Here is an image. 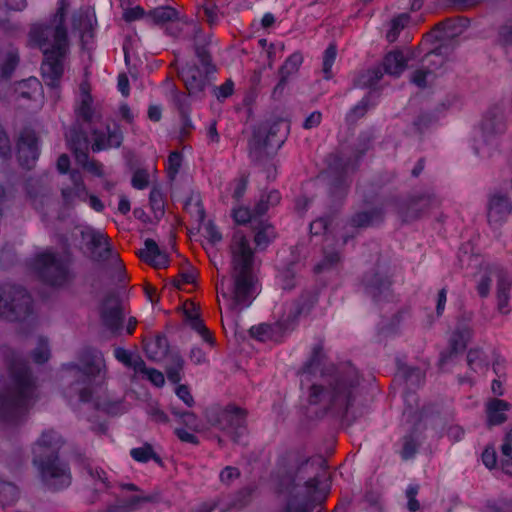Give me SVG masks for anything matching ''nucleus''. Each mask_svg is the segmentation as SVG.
I'll use <instances>...</instances> for the list:
<instances>
[{
    "mask_svg": "<svg viewBox=\"0 0 512 512\" xmlns=\"http://www.w3.org/2000/svg\"><path fill=\"white\" fill-rule=\"evenodd\" d=\"M356 190L363 198L364 204H376V206L370 210L354 213L348 220V224L352 228H367L382 223L384 207L388 205L395 207L396 213L403 222H410L420 218L428 209L440 204V199L431 189L412 194L405 199L386 196L383 186L374 182L369 185L359 182Z\"/></svg>",
    "mask_w": 512,
    "mask_h": 512,
    "instance_id": "nucleus-1",
    "label": "nucleus"
},
{
    "mask_svg": "<svg viewBox=\"0 0 512 512\" xmlns=\"http://www.w3.org/2000/svg\"><path fill=\"white\" fill-rule=\"evenodd\" d=\"M360 375L351 365L335 368L327 375V388L321 384H312L308 388L307 402L319 405L327 400V405L317 414V418L329 416L342 424H351L356 416L353 406L358 396Z\"/></svg>",
    "mask_w": 512,
    "mask_h": 512,
    "instance_id": "nucleus-2",
    "label": "nucleus"
},
{
    "mask_svg": "<svg viewBox=\"0 0 512 512\" xmlns=\"http://www.w3.org/2000/svg\"><path fill=\"white\" fill-rule=\"evenodd\" d=\"M67 7L66 0H60L49 22L33 24L28 34L30 45L39 48L43 53L42 75L46 83L52 87L58 85L64 73L63 61L69 46L65 24Z\"/></svg>",
    "mask_w": 512,
    "mask_h": 512,
    "instance_id": "nucleus-3",
    "label": "nucleus"
},
{
    "mask_svg": "<svg viewBox=\"0 0 512 512\" xmlns=\"http://www.w3.org/2000/svg\"><path fill=\"white\" fill-rule=\"evenodd\" d=\"M10 383H0V421L10 426L22 424L28 415L35 382L28 363L15 351L6 357Z\"/></svg>",
    "mask_w": 512,
    "mask_h": 512,
    "instance_id": "nucleus-4",
    "label": "nucleus"
},
{
    "mask_svg": "<svg viewBox=\"0 0 512 512\" xmlns=\"http://www.w3.org/2000/svg\"><path fill=\"white\" fill-rule=\"evenodd\" d=\"M232 267L235 272L233 301L237 307L248 308L252 302L254 289V252L243 233H234L230 245Z\"/></svg>",
    "mask_w": 512,
    "mask_h": 512,
    "instance_id": "nucleus-5",
    "label": "nucleus"
},
{
    "mask_svg": "<svg viewBox=\"0 0 512 512\" xmlns=\"http://www.w3.org/2000/svg\"><path fill=\"white\" fill-rule=\"evenodd\" d=\"M73 254L65 249L62 254L46 249L38 252L30 261V268L43 284L52 288H63L73 279Z\"/></svg>",
    "mask_w": 512,
    "mask_h": 512,
    "instance_id": "nucleus-6",
    "label": "nucleus"
},
{
    "mask_svg": "<svg viewBox=\"0 0 512 512\" xmlns=\"http://www.w3.org/2000/svg\"><path fill=\"white\" fill-rule=\"evenodd\" d=\"M360 157H345L340 153H331L326 158L328 197L331 208L335 211L340 208L348 195L352 182L350 176L358 169Z\"/></svg>",
    "mask_w": 512,
    "mask_h": 512,
    "instance_id": "nucleus-7",
    "label": "nucleus"
},
{
    "mask_svg": "<svg viewBox=\"0 0 512 512\" xmlns=\"http://www.w3.org/2000/svg\"><path fill=\"white\" fill-rule=\"evenodd\" d=\"M0 317L29 326L35 323L33 298L25 287L12 283L0 284Z\"/></svg>",
    "mask_w": 512,
    "mask_h": 512,
    "instance_id": "nucleus-8",
    "label": "nucleus"
},
{
    "mask_svg": "<svg viewBox=\"0 0 512 512\" xmlns=\"http://www.w3.org/2000/svg\"><path fill=\"white\" fill-rule=\"evenodd\" d=\"M289 131L290 124L283 118H274L261 123L253 130L249 142L251 159L259 162L262 153L269 148L273 149L275 154L285 143Z\"/></svg>",
    "mask_w": 512,
    "mask_h": 512,
    "instance_id": "nucleus-9",
    "label": "nucleus"
},
{
    "mask_svg": "<svg viewBox=\"0 0 512 512\" xmlns=\"http://www.w3.org/2000/svg\"><path fill=\"white\" fill-rule=\"evenodd\" d=\"M505 109L502 103L491 106L484 114L478 132L480 139H474L472 148L476 156H492L498 147V138L506 129Z\"/></svg>",
    "mask_w": 512,
    "mask_h": 512,
    "instance_id": "nucleus-10",
    "label": "nucleus"
},
{
    "mask_svg": "<svg viewBox=\"0 0 512 512\" xmlns=\"http://www.w3.org/2000/svg\"><path fill=\"white\" fill-rule=\"evenodd\" d=\"M33 464L37 468L41 481L52 491H60L70 486L72 481L68 463L62 461L57 451L36 454Z\"/></svg>",
    "mask_w": 512,
    "mask_h": 512,
    "instance_id": "nucleus-11",
    "label": "nucleus"
},
{
    "mask_svg": "<svg viewBox=\"0 0 512 512\" xmlns=\"http://www.w3.org/2000/svg\"><path fill=\"white\" fill-rule=\"evenodd\" d=\"M206 417L211 425L229 434L235 443H240L247 433V412L233 404L210 407Z\"/></svg>",
    "mask_w": 512,
    "mask_h": 512,
    "instance_id": "nucleus-12",
    "label": "nucleus"
},
{
    "mask_svg": "<svg viewBox=\"0 0 512 512\" xmlns=\"http://www.w3.org/2000/svg\"><path fill=\"white\" fill-rule=\"evenodd\" d=\"M81 238L88 240L87 248L92 254L94 262L103 263L108 260L115 262V277L119 283L128 280L127 271L119 254L114 251L110 238L102 232L89 228L81 231Z\"/></svg>",
    "mask_w": 512,
    "mask_h": 512,
    "instance_id": "nucleus-13",
    "label": "nucleus"
},
{
    "mask_svg": "<svg viewBox=\"0 0 512 512\" xmlns=\"http://www.w3.org/2000/svg\"><path fill=\"white\" fill-rule=\"evenodd\" d=\"M308 461L309 459L297 449H287L282 452L276 461V474L281 488L293 489L299 471L307 465Z\"/></svg>",
    "mask_w": 512,
    "mask_h": 512,
    "instance_id": "nucleus-14",
    "label": "nucleus"
},
{
    "mask_svg": "<svg viewBox=\"0 0 512 512\" xmlns=\"http://www.w3.org/2000/svg\"><path fill=\"white\" fill-rule=\"evenodd\" d=\"M99 316L102 325L112 334L118 335L123 327L124 314L119 295L108 291L99 303Z\"/></svg>",
    "mask_w": 512,
    "mask_h": 512,
    "instance_id": "nucleus-15",
    "label": "nucleus"
},
{
    "mask_svg": "<svg viewBox=\"0 0 512 512\" xmlns=\"http://www.w3.org/2000/svg\"><path fill=\"white\" fill-rule=\"evenodd\" d=\"M362 285L365 293L369 295L375 303L389 301L392 298V280L391 277L380 269L379 261L376 267L369 272H365L362 277Z\"/></svg>",
    "mask_w": 512,
    "mask_h": 512,
    "instance_id": "nucleus-16",
    "label": "nucleus"
},
{
    "mask_svg": "<svg viewBox=\"0 0 512 512\" xmlns=\"http://www.w3.org/2000/svg\"><path fill=\"white\" fill-rule=\"evenodd\" d=\"M473 335V328L468 322L462 320L457 322L454 331L450 335L448 349L440 352L438 360V367L440 370H444L453 357L466 350Z\"/></svg>",
    "mask_w": 512,
    "mask_h": 512,
    "instance_id": "nucleus-17",
    "label": "nucleus"
},
{
    "mask_svg": "<svg viewBox=\"0 0 512 512\" xmlns=\"http://www.w3.org/2000/svg\"><path fill=\"white\" fill-rule=\"evenodd\" d=\"M16 148L19 165L27 170L34 168L40 156V146L32 128L25 127L20 131Z\"/></svg>",
    "mask_w": 512,
    "mask_h": 512,
    "instance_id": "nucleus-18",
    "label": "nucleus"
},
{
    "mask_svg": "<svg viewBox=\"0 0 512 512\" xmlns=\"http://www.w3.org/2000/svg\"><path fill=\"white\" fill-rule=\"evenodd\" d=\"M80 364L69 362L62 365L63 370H75L84 376L91 378L97 376L101 369L105 367L103 353L92 346L83 347L78 353Z\"/></svg>",
    "mask_w": 512,
    "mask_h": 512,
    "instance_id": "nucleus-19",
    "label": "nucleus"
},
{
    "mask_svg": "<svg viewBox=\"0 0 512 512\" xmlns=\"http://www.w3.org/2000/svg\"><path fill=\"white\" fill-rule=\"evenodd\" d=\"M214 73H206L199 65L188 62L178 70V76L184 83L189 96H198L203 93Z\"/></svg>",
    "mask_w": 512,
    "mask_h": 512,
    "instance_id": "nucleus-20",
    "label": "nucleus"
},
{
    "mask_svg": "<svg viewBox=\"0 0 512 512\" xmlns=\"http://www.w3.org/2000/svg\"><path fill=\"white\" fill-rule=\"evenodd\" d=\"M93 139L91 149L98 153L113 148H119L124 141V134L121 126L114 122L112 125L107 124L104 130L93 129L91 131Z\"/></svg>",
    "mask_w": 512,
    "mask_h": 512,
    "instance_id": "nucleus-21",
    "label": "nucleus"
},
{
    "mask_svg": "<svg viewBox=\"0 0 512 512\" xmlns=\"http://www.w3.org/2000/svg\"><path fill=\"white\" fill-rule=\"evenodd\" d=\"M293 329L294 328L286 316H283L281 319L272 324L261 323L254 325L250 328L249 332L252 338L261 342H281L284 335Z\"/></svg>",
    "mask_w": 512,
    "mask_h": 512,
    "instance_id": "nucleus-22",
    "label": "nucleus"
},
{
    "mask_svg": "<svg viewBox=\"0 0 512 512\" xmlns=\"http://www.w3.org/2000/svg\"><path fill=\"white\" fill-rule=\"evenodd\" d=\"M512 212V203L507 195L496 193L488 201L487 218L490 225H501Z\"/></svg>",
    "mask_w": 512,
    "mask_h": 512,
    "instance_id": "nucleus-23",
    "label": "nucleus"
},
{
    "mask_svg": "<svg viewBox=\"0 0 512 512\" xmlns=\"http://www.w3.org/2000/svg\"><path fill=\"white\" fill-rule=\"evenodd\" d=\"M70 180L72 186H65L61 188V197L66 206H70L75 200L87 202L89 191L84 182L81 172L73 169L70 172Z\"/></svg>",
    "mask_w": 512,
    "mask_h": 512,
    "instance_id": "nucleus-24",
    "label": "nucleus"
},
{
    "mask_svg": "<svg viewBox=\"0 0 512 512\" xmlns=\"http://www.w3.org/2000/svg\"><path fill=\"white\" fill-rule=\"evenodd\" d=\"M317 302L318 293L316 291H305L290 305L285 316L293 328L297 325L299 317L308 314Z\"/></svg>",
    "mask_w": 512,
    "mask_h": 512,
    "instance_id": "nucleus-25",
    "label": "nucleus"
},
{
    "mask_svg": "<svg viewBox=\"0 0 512 512\" xmlns=\"http://www.w3.org/2000/svg\"><path fill=\"white\" fill-rule=\"evenodd\" d=\"M138 257L157 269L166 268L169 265V257L163 252L155 240L147 238L144 248L137 253Z\"/></svg>",
    "mask_w": 512,
    "mask_h": 512,
    "instance_id": "nucleus-26",
    "label": "nucleus"
},
{
    "mask_svg": "<svg viewBox=\"0 0 512 512\" xmlns=\"http://www.w3.org/2000/svg\"><path fill=\"white\" fill-rule=\"evenodd\" d=\"M409 58L406 57L400 49H394L387 52L381 63L383 71L390 76L400 77L407 68Z\"/></svg>",
    "mask_w": 512,
    "mask_h": 512,
    "instance_id": "nucleus-27",
    "label": "nucleus"
},
{
    "mask_svg": "<svg viewBox=\"0 0 512 512\" xmlns=\"http://www.w3.org/2000/svg\"><path fill=\"white\" fill-rule=\"evenodd\" d=\"M19 63L20 53L18 48L9 45L4 50H0V79L4 81L10 80Z\"/></svg>",
    "mask_w": 512,
    "mask_h": 512,
    "instance_id": "nucleus-28",
    "label": "nucleus"
},
{
    "mask_svg": "<svg viewBox=\"0 0 512 512\" xmlns=\"http://www.w3.org/2000/svg\"><path fill=\"white\" fill-rule=\"evenodd\" d=\"M323 343L319 342L312 346L311 353L299 370L301 375L315 377L321 369L325 360Z\"/></svg>",
    "mask_w": 512,
    "mask_h": 512,
    "instance_id": "nucleus-29",
    "label": "nucleus"
},
{
    "mask_svg": "<svg viewBox=\"0 0 512 512\" xmlns=\"http://www.w3.org/2000/svg\"><path fill=\"white\" fill-rule=\"evenodd\" d=\"M512 281L509 276L502 270L497 277V309L501 314H508L510 312L509 300Z\"/></svg>",
    "mask_w": 512,
    "mask_h": 512,
    "instance_id": "nucleus-30",
    "label": "nucleus"
},
{
    "mask_svg": "<svg viewBox=\"0 0 512 512\" xmlns=\"http://www.w3.org/2000/svg\"><path fill=\"white\" fill-rule=\"evenodd\" d=\"M510 409V404L502 399H492L487 403V425L489 427L498 426L507 419L506 412Z\"/></svg>",
    "mask_w": 512,
    "mask_h": 512,
    "instance_id": "nucleus-31",
    "label": "nucleus"
},
{
    "mask_svg": "<svg viewBox=\"0 0 512 512\" xmlns=\"http://www.w3.org/2000/svg\"><path fill=\"white\" fill-rule=\"evenodd\" d=\"M63 445V439L61 435L54 429H46L44 430L40 437L37 439L33 452L34 455L36 454H42L41 452H38V450L41 449H47L48 453H53L54 451H57L59 453L60 448Z\"/></svg>",
    "mask_w": 512,
    "mask_h": 512,
    "instance_id": "nucleus-32",
    "label": "nucleus"
},
{
    "mask_svg": "<svg viewBox=\"0 0 512 512\" xmlns=\"http://www.w3.org/2000/svg\"><path fill=\"white\" fill-rule=\"evenodd\" d=\"M398 373L401 374L406 384V399L408 397V394L418 389L424 383L425 380V374L419 367L399 365Z\"/></svg>",
    "mask_w": 512,
    "mask_h": 512,
    "instance_id": "nucleus-33",
    "label": "nucleus"
},
{
    "mask_svg": "<svg viewBox=\"0 0 512 512\" xmlns=\"http://www.w3.org/2000/svg\"><path fill=\"white\" fill-rule=\"evenodd\" d=\"M379 93L377 91H369L362 99L355 104L346 114L347 122H356L362 118L370 107L377 104Z\"/></svg>",
    "mask_w": 512,
    "mask_h": 512,
    "instance_id": "nucleus-34",
    "label": "nucleus"
},
{
    "mask_svg": "<svg viewBox=\"0 0 512 512\" xmlns=\"http://www.w3.org/2000/svg\"><path fill=\"white\" fill-rule=\"evenodd\" d=\"M303 63V56L300 52H294L287 57L279 69V81L276 88H282L286 85L289 77L295 74Z\"/></svg>",
    "mask_w": 512,
    "mask_h": 512,
    "instance_id": "nucleus-35",
    "label": "nucleus"
},
{
    "mask_svg": "<svg viewBox=\"0 0 512 512\" xmlns=\"http://www.w3.org/2000/svg\"><path fill=\"white\" fill-rule=\"evenodd\" d=\"M146 356L153 361H160L169 353V341L165 335H157L144 346Z\"/></svg>",
    "mask_w": 512,
    "mask_h": 512,
    "instance_id": "nucleus-36",
    "label": "nucleus"
},
{
    "mask_svg": "<svg viewBox=\"0 0 512 512\" xmlns=\"http://www.w3.org/2000/svg\"><path fill=\"white\" fill-rule=\"evenodd\" d=\"M88 144V136L83 130L78 128L70 129L68 135V147L74 155L75 160L81 153H89Z\"/></svg>",
    "mask_w": 512,
    "mask_h": 512,
    "instance_id": "nucleus-37",
    "label": "nucleus"
},
{
    "mask_svg": "<svg viewBox=\"0 0 512 512\" xmlns=\"http://www.w3.org/2000/svg\"><path fill=\"white\" fill-rule=\"evenodd\" d=\"M254 230V243L259 250H265L276 237L274 227L267 222H259Z\"/></svg>",
    "mask_w": 512,
    "mask_h": 512,
    "instance_id": "nucleus-38",
    "label": "nucleus"
},
{
    "mask_svg": "<svg viewBox=\"0 0 512 512\" xmlns=\"http://www.w3.org/2000/svg\"><path fill=\"white\" fill-rule=\"evenodd\" d=\"M147 16L157 25L174 22L179 19V11L169 5L157 6L147 12Z\"/></svg>",
    "mask_w": 512,
    "mask_h": 512,
    "instance_id": "nucleus-39",
    "label": "nucleus"
},
{
    "mask_svg": "<svg viewBox=\"0 0 512 512\" xmlns=\"http://www.w3.org/2000/svg\"><path fill=\"white\" fill-rule=\"evenodd\" d=\"M94 113L93 97L89 91L82 89L81 101L75 108L76 117L84 123L90 124L93 121Z\"/></svg>",
    "mask_w": 512,
    "mask_h": 512,
    "instance_id": "nucleus-40",
    "label": "nucleus"
},
{
    "mask_svg": "<svg viewBox=\"0 0 512 512\" xmlns=\"http://www.w3.org/2000/svg\"><path fill=\"white\" fill-rule=\"evenodd\" d=\"M333 221L334 215L327 214L313 220L309 225V230L313 236H324L327 241L330 236H333Z\"/></svg>",
    "mask_w": 512,
    "mask_h": 512,
    "instance_id": "nucleus-41",
    "label": "nucleus"
},
{
    "mask_svg": "<svg viewBox=\"0 0 512 512\" xmlns=\"http://www.w3.org/2000/svg\"><path fill=\"white\" fill-rule=\"evenodd\" d=\"M317 504L319 502L313 495H305L301 499L291 497L283 512H313Z\"/></svg>",
    "mask_w": 512,
    "mask_h": 512,
    "instance_id": "nucleus-42",
    "label": "nucleus"
},
{
    "mask_svg": "<svg viewBox=\"0 0 512 512\" xmlns=\"http://www.w3.org/2000/svg\"><path fill=\"white\" fill-rule=\"evenodd\" d=\"M113 354L118 362L122 363L128 368L134 369L135 372H137L138 369L144 368V360L141 358V356L138 354H133L131 351L123 347H116Z\"/></svg>",
    "mask_w": 512,
    "mask_h": 512,
    "instance_id": "nucleus-43",
    "label": "nucleus"
},
{
    "mask_svg": "<svg viewBox=\"0 0 512 512\" xmlns=\"http://www.w3.org/2000/svg\"><path fill=\"white\" fill-rule=\"evenodd\" d=\"M470 26V20L467 17L449 18L438 24L442 28L446 37H454L461 34Z\"/></svg>",
    "mask_w": 512,
    "mask_h": 512,
    "instance_id": "nucleus-44",
    "label": "nucleus"
},
{
    "mask_svg": "<svg viewBox=\"0 0 512 512\" xmlns=\"http://www.w3.org/2000/svg\"><path fill=\"white\" fill-rule=\"evenodd\" d=\"M40 89L41 83L39 80L35 77H29L18 83L16 93L18 94V98L32 100L35 99Z\"/></svg>",
    "mask_w": 512,
    "mask_h": 512,
    "instance_id": "nucleus-45",
    "label": "nucleus"
},
{
    "mask_svg": "<svg viewBox=\"0 0 512 512\" xmlns=\"http://www.w3.org/2000/svg\"><path fill=\"white\" fill-rule=\"evenodd\" d=\"M402 448L399 451V455L402 460L408 461L415 458L418 453V449L420 446L418 436L415 432H410L405 434L402 439Z\"/></svg>",
    "mask_w": 512,
    "mask_h": 512,
    "instance_id": "nucleus-46",
    "label": "nucleus"
},
{
    "mask_svg": "<svg viewBox=\"0 0 512 512\" xmlns=\"http://www.w3.org/2000/svg\"><path fill=\"white\" fill-rule=\"evenodd\" d=\"M341 261V253L338 249L324 248L323 258L314 266V273L320 274L334 268Z\"/></svg>",
    "mask_w": 512,
    "mask_h": 512,
    "instance_id": "nucleus-47",
    "label": "nucleus"
},
{
    "mask_svg": "<svg viewBox=\"0 0 512 512\" xmlns=\"http://www.w3.org/2000/svg\"><path fill=\"white\" fill-rule=\"evenodd\" d=\"M130 456L139 463H148L153 460L160 466L163 464L161 457L155 453L153 447L148 443L141 447L132 448L130 450Z\"/></svg>",
    "mask_w": 512,
    "mask_h": 512,
    "instance_id": "nucleus-48",
    "label": "nucleus"
},
{
    "mask_svg": "<svg viewBox=\"0 0 512 512\" xmlns=\"http://www.w3.org/2000/svg\"><path fill=\"white\" fill-rule=\"evenodd\" d=\"M467 365L474 372H483L488 367V360L482 349L471 348L467 352Z\"/></svg>",
    "mask_w": 512,
    "mask_h": 512,
    "instance_id": "nucleus-49",
    "label": "nucleus"
},
{
    "mask_svg": "<svg viewBox=\"0 0 512 512\" xmlns=\"http://www.w3.org/2000/svg\"><path fill=\"white\" fill-rule=\"evenodd\" d=\"M184 368V359L179 353L171 356V363L166 368V376L172 384H177L182 380V372Z\"/></svg>",
    "mask_w": 512,
    "mask_h": 512,
    "instance_id": "nucleus-50",
    "label": "nucleus"
},
{
    "mask_svg": "<svg viewBox=\"0 0 512 512\" xmlns=\"http://www.w3.org/2000/svg\"><path fill=\"white\" fill-rule=\"evenodd\" d=\"M337 58V46L333 43L329 44L323 52L322 57V72L323 78L329 81L333 78L332 67Z\"/></svg>",
    "mask_w": 512,
    "mask_h": 512,
    "instance_id": "nucleus-51",
    "label": "nucleus"
},
{
    "mask_svg": "<svg viewBox=\"0 0 512 512\" xmlns=\"http://www.w3.org/2000/svg\"><path fill=\"white\" fill-rule=\"evenodd\" d=\"M75 161L84 170L91 173L92 175L99 178L104 176L102 163L97 160L90 159L89 153H81L79 156H77V159Z\"/></svg>",
    "mask_w": 512,
    "mask_h": 512,
    "instance_id": "nucleus-52",
    "label": "nucleus"
},
{
    "mask_svg": "<svg viewBox=\"0 0 512 512\" xmlns=\"http://www.w3.org/2000/svg\"><path fill=\"white\" fill-rule=\"evenodd\" d=\"M50 354L48 338L40 336L36 348L31 352L33 362L39 365L44 364L49 360Z\"/></svg>",
    "mask_w": 512,
    "mask_h": 512,
    "instance_id": "nucleus-53",
    "label": "nucleus"
},
{
    "mask_svg": "<svg viewBox=\"0 0 512 512\" xmlns=\"http://www.w3.org/2000/svg\"><path fill=\"white\" fill-rule=\"evenodd\" d=\"M438 110L436 112H423L414 121L415 129L424 134L428 129L433 127L439 120Z\"/></svg>",
    "mask_w": 512,
    "mask_h": 512,
    "instance_id": "nucleus-54",
    "label": "nucleus"
},
{
    "mask_svg": "<svg viewBox=\"0 0 512 512\" xmlns=\"http://www.w3.org/2000/svg\"><path fill=\"white\" fill-rule=\"evenodd\" d=\"M384 74L382 63L372 68H369L360 77V82L364 87L372 88L376 86L379 81L383 78Z\"/></svg>",
    "mask_w": 512,
    "mask_h": 512,
    "instance_id": "nucleus-55",
    "label": "nucleus"
},
{
    "mask_svg": "<svg viewBox=\"0 0 512 512\" xmlns=\"http://www.w3.org/2000/svg\"><path fill=\"white\" fill-rule=\"evenodd\" d=\"M408 19L409 17L407 14H400L391 20L390 28L386 33V39L388 42L393 43L398 39L401 31L406 26Z\"/></svg>",
    "mask_w": 512,
    "mask_h": 512,
    "instance_id": "nucleus-56",
    "label": "nucleus"
},
{
    "mask_svg": "<svg viewBox=\"0 0 512 512\" xmlns=\"http://www.w3.org/2000/svg\"><path fill=\"white\" fill-rule=\"evenodd\" d=\"M183 158L184 157H183L182 152H180L178 150L170 152L168 159H167V163H166V173H167V177L170 180H174L176 178V176L178 175V173L182 167Z\"/></svg>",
    "mask_w": 512,
    "mask_h": 512,
    "instance_id": "nucleus-57",
    "label": "nucleus"
},
{
    "mask_svg": "<svg viewBox=\"0 0 512 512\" xmlns=\"http://www.w3.org/2000/svg\"><path fill=\"white\" fill-rule=\"evenodd\" d=\"M195 55L201 64V68L206 70V73H215L216 66L212 62V56L208 48L204 45L195 46Z\"/></svg>",
    "mask_w": 512,
    "mask_h": 512,
    "instance_id": "nucleus-58",
    "label": "nucleus"
},
{
    "mask_svg": "<svg viewBox=\"0 0 512 512\" xmlns=\"http://www.w3.org/2000/svg\"><path fill=\"white\" fill-rule=\"evenodd\" d=\"M149 205L155 217L164 215V199L160 188L154 186L149 193Z\"/></svg>",
    "mask_w": 512,
    "mask_h": 512,
    "instance_id": "nucleus-59",
    "label": "nucleus"
},
{
    "mask_svg": "<svg viewBox=\"0 0 512 512\" xmlns=\"http://www.w3.org/2000/svg\"><path fill=\"white\" fill-rule=\"evenodd\" d=\"M94 410L95 411H103L105 412L106 414L108 415H112V416H116V415H121L123 413V402L121 400H116V401H104V402H99V401H96L94 402Z\"/></svg>",
    "mask_w": 512,
    "mask_h": 512,
    "instance_id": "nucleus-60",
    "label": "nucleus"
},
{
    "mask_svg": "<svg viewBox=\"0 0 512 512\" xmlns=\"http://www.w3.org/2000/svg\"><path fill=\"white\" fill-rule=\"evenodd\" d=\"M498 37L505 53L509 56V52L512 50V21L506 22L499 28Z\"/></svg>",
    "mask_w": 512,
    "mask_h": 512,
    "instance_id": "nucleus-61",
    "label": "nucleus"
},
{
    "mask_svg": "<svg viewBox=\"0 0 512 512\" xmlns=\"http://www.w3.org/2000/svg\"><path fill=\"white\" fill-rule=\"evenodd\" d=\"M136 373H140L146 376L154 386L161 388L165 384L164 374L156 368H149L144 363V368L138 369Z\"/></svg>",
    "mask_w": 512,
    "mask_h": 512,
    "instance_id": "nucleus-62",
    "label": "nucleus"
},
{
    "mask_svg": "<svg viewBox=\"0 0 512 512\" xmlns=\"http://www.w3.org/2000/svg\"><path fill=\"white\" fill-rule=\"evenodd\" d=\"M320 479L317 476L311 477L304 482V487L307 489L306 495H313L317 498V502L322 504L326 500V494L320 491Z\"/></svg>",
    "mask_w": 512,
    "mask_h": 512,
    "instance_id": "nucleus-63",
    "label": "nucleus"
},
{
    "mask_svg": "<svg viewBox=\"0 0 512 512\" xmlns=\"http://www.w3.org/2000/svg\"><path fill=\"white\" fill-rule=\"evenodd\" d=\"M234 82L231 78L227 79L220 86H215L213 88V94L216 99L220 102H223L227 98L231 97L234 93Z\"/></svg>",
    "mask_w": 512,
    "mask_h": 512,
    "instance_id": "nucleus-64",
    "label": "nucleus"
}]
</instances>
